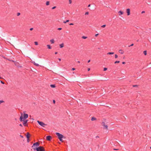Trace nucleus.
Returning <instances> with one entry per match:
<instances>
[{
  "mask_svg": "<svg viewBox=\"0 0 151 151\" xmlns=\"http://www.w3.org/2000/svg\"><path fill=\"white\" fill-rule=\"evenodd\" d=\"M69 21V20H67L66 21H64L63 23H66V22H68Z\"/></svg>",
  "mask_w": 151,
  "mask_h": 151,
  "instance_id": "b1692460",
  "label": "nucleus"
},
{
  "mask_svg": "<svg viewBox=\"0 0 151 151\" xmlns=\"http://www.w3.org/2000/svg\"><path fill=\"white\" fill-rule=\"evenodd\" d=\"M69 25H73V23H71Z\"/></svg>",
  "mask_w": 151,
  "mask_h": 151,
  "instance_id": "a19ab883",
  "label": "nucleus"
},
{
  "mask_svg": "<svg viewBox=\"0 0 151 151\" xmlns=\"http://www.w3.org/2000/svg\"><path fill=\"white\" fill-rule=\"evenodd\" d=\"M51 138V137L50 136H48L46 137V139L48 140H50Z\"/></svg>",
  "mask_w": 151,
  "mask_h": 151,
  "instance_id": "1a4fd4ad",
  "label": "nucleus"
},
{
  "mask_svg": "<svg viewBox=\"0 0 151 151\" xmlns=\"http://www.w3.org/2000/svg\"><path fill=\"white\" fill-rule=\"evenodd\" d=\"M27 142H29V139H27Z\"/></svg>",
  "mask_w": 151,
  "mask_h": 151,
  "instance_id": "c9c22d12",
  "label": "nucleus"
},
{
  "mask_svg": "<svg viewBox=\"0 0 151 151\" xmlns=\"http://www.w3.org/2000/svg\"><path fill=\"white\" fill-rule=\"evenodd\" d=\"M20 136L22 137V138H23V136H22L21 135H20Z\"/></svg>",
  "mask_w": 151,
  "mask_h": 151,
  "instance_id": "09e8293b",
  "label": "nucleus"
},
{
  "mask_svg": "<svg viewBox=\"0 0 151 151\" xmlns=\"http://www.w3.org/2000/svg\"><path fill=\"white\" fill-rule=\"evenodd\" d=\"M90 4H89L88 6V7H90Z\"/></svg>",
  "mask_w": 151,
  "mask_h": 151,
  "instance_id": "5fc2aeb1",
  "label": "nucleus"
},
{
  "mask_svg": "<svg viewBox=\"0 0 151 151\" xmlns=\"http://www.w3.org/2000/svg\"><path fill=\"white\" fill-rule=\"evenodd\" d=\"M58 53V52H55V54H57Z\"/></svg>",
  "mask_w": 151,
  "mask_h": 151,
  "instance_id": "8fccbe9b",
  "label": "nucleus"
},
{
  "mask_svg": "<svg viewBox=\"0 0 151 151\" xmlns=\"http://www.w3.org/2000/svg\"><path fill=\"white\" fill-rule=\"evenodd\" d=\"M33 29V28H31L30 29V30L31 31Z\"/></svg>",
  "mask_w": 151,
  "mask_h": 151,
  "instance_id": "58836bf2",
  "label": "nucleus"
},
{
  "mask_svg": "<svg viewBox=\"0 0 151 151\" xmlns=\"http://www.w3.org/2000/svg\"><path fill=\"white\" fill-rule=\"evenodd\" d=\"M53 102L54 103H55V101L54 100H53Z\"/></svg>",
  "mask_w": 151,
  "mask_h": 151,
  "instance_id": "603ef678",
  "label": "nucleus"
},
{
  "mask_svg": "<svg viewBox=\"0 0 151 151\" xmlns=\"http://www.w3.org/2000/svg\"><path fill=\"white\" fill-rule=\"evenodd\" d=\"M20 14L19 13H17V16H19Z\"/></svg>",
  "mask_w": 151,
  "mask_h": 151,
  "instance_id": "7c9ffc66",
  "label": "nucleus"
},
{
  "mask_svg": "<svg viewBox=\"0 0 151 151\" xmlns=\"http://www.w3.org/2000/svg\"><path fill=\"white\" fill-rule=\"evenodd\" d=\"M96 119L94 117H92V118L91 119V120L92 121L95 120Z\"/></svg>",
  "mask_w": 151,
  "mask_h": 151,
  "instance_id": "dca6fc26",
  "label": "nucleus"
},
{
  "mask_svg": "<svg viewBox=\"0 0 151 151\" xmlns=\"http://www.w3.org/2000/svg\"><path fill=\"white\" fill-rule=\"evenodd\" d=\"M20 121L21 122L23 121V124L24 126H26V125L27 122L28 120H25L24 119L22 116H21L20 118Z\"/></svg>",
  "mask_w": 151,
  "mask_h": 151,
  "instance_id": "f03ea898",
  "label": "nucleus"
},
{
  "mask_svg": "<svg viewBox=\"0 0 151 151\" xmlns=\"http://www.w3.org/2000/svg\"><path fill=\"white\" fill-rule=\"evenodd\" d=\"M32 63L36 66H39V65L38 64L36 63L34 61L32 62Z\"/></svg>",
  "mask_w": 151,
  "mask_h": 151,
  "instance_id": "ddd939ff",
  "label": "nucleus"
},
{
  "mask_svg": "<svg viewBox=\"0 0 151 151\" xmlns=\"http://www.w3.org/2000/svg\"><path fill=\"white\" fill-rule=\"evenodd\" d=\"M106 26V25H105V24H104V25H102L101 27H103V28H104V27H105Z\"/></svg>",
  "mask_w": 151,
  "mask_h": 151,
  "instance_id": "cd10ccee",
  "label": "nucleus"
},
{
  "mask_svg": "<svg viewBox=\"0 0 151 151\" xmlns=\"http://www.w3.org/2000/svg\"><path fill=\"white\" fill-rule=\"evenodd\" d=\"M60 47V48H62L64 47V44L62 43L59 45Z\"/></svg>",
  "mask_w": 151,
  "mask_h": 151,
  "instance_id": "f8f14e48",
  "label": "nucleus"
},
{
  "mask_svg": "<svg viewBox=\"0 0 151 151\" xmlns=\"http://www.w3.org/2000/svg\"><path fill=\"white\" fill-rule=\"evenodd\" d=\"M50 87L52 88H55V86L54 84H52L50 85Z\"/></svg>",
  "mask_w": 151,
  "mask_h": 151,
  "instance_id": "a211bd4d",
  "label": "nucleus"
},
{
  "mask_svg": "<svg viewBox=\"0 0 151 151\" xmlns=\"http://www.w3.org/2000/svg\"><path fill=\"white\" fill-rule=\"evenodd\" d=\"M150 148L151 149V147H150Z\"/></svg>",
  "mask_w": 151,
  "mask_h": 151,
  "instance_id": "bf43d9fd",
  "label": "nucleus"
},
{
  "mask_svg": "<svg viewBox=\"0 0 151 151\" xmlns=\"http://www.w3.org/2000/svg\"><path fill=\"white\" fill-rule=\"evenodd\" d=\"M4 102V101L3 100H0V104H1L2 103Z\"/></svg>",
  "mask_w": 151,
  "mask_h": 151,
  "instance_id": "5701e85b",
  "label": "nucleus"
},
{
  "mask_svg": "<svg viewBox=\"0 0 151 151\" xmlns=\"http://www.w3.org/2000/svg\"><path fill=\"white\" fill-rule=\"evenodd\" d=\"M55 134L58 136V138L60 140L61 142H63V141L62 139L63 137V136L58 132H56Z\"/></svg>",
  "mask_w": 151,
  "mask_h": 151,
  "instance_id": "f257e3e1",
  "label": "nucleus"
},
{
  "mask_svg": "<svg viewBox=\"0 0 151 151\" xmlns=\"http://www.w3.org/2000/svg\"><path fill=\"white\" fill-rule=\"evenodd\" d=\"M34 43L35 45H38V42H35Z\"/></svg>",
  "mask_w": 151,
  "mask_h": 151,
  "instance_id": "393cba45",
  "label": "nucleus"
},
{
  "mask_svg": "<svg viewBox=\"0 0 151 151\" xmlns=\"http://www.w3.org/2000/svg\"><path fill=\"white\" fill-rule=\"evenodd\" d=\"M119 15L120 16L122 15L123 14V12L121 11H120L119 12Z\"/></svg>",
  "mask_w": 151,
  "mask_h": 151,
  "instance_id": "9b49d317",
  "label": "nucleus"
},
{
  "mask_svg": "<svg viewBox=\"0 0 151 151\" xmlns=\"http://www.w3.org/2000/svg\"><path fill=\"white\" fill-rule=\"evenodd\" d=\"M134 45V44H132L130 46H132Z\"/></svg>",
  "mask_w": 151,
  "mask_h": 151,
  "instance_id": "ea45409f",
  "label": "nucleus"
},
{
  "mask_svg": "<svg viewBox=\"0 0 151 151\" xmlns=\"http://www.w3.org/2000/svg\"><path fill=\"white\" fill-rule=\"evenodd\" d=\"M137 86V85H134V86H134V87H136V86Z\"/></svg>",
  "mask_w": 151,
  "mask_h": 151,
  "instance_id": "864d4df0",
  "label": "nucleus"
},
{
  "mask_svg": "<svg viewBox=\"0 0 151 151\" xmlns=\"http://www.w3.org/2000/svg\"><path fill=\"white\" fill-rule=\"evenodd\" d=\"M75 68H72V70H75Z\"/></svg>",
  "mask_w": 151,
  "mask_h": 151,
  "instance_id": "79ce46f5",
  "label": "nucleus"
},
{
  "mask_svg": "<svg viewBox=\"0 0 151 151\" xmlns=\"http://www.w3.org/2000/svg\"><path fill=\"white\" fill-rule=\"evenodd\" d=\"M56 8V6H54L52 8V9H54Z\"/></svg>",
  "mask_w": 151,
  "mask_h": 151,
  "instance_id": "473e14b6",
  "label": "nucleus"
},
{
  "mask_svg": "<svg viewBox=\"0 0 151 151\" xmlns=\"http://www.w3.org/2000/svg\"><path fill=\"white\" fill-rule=\"evenodd\" d=\"M130 10L129 9V8L127 9H126V12L127 13V15L129 16L130 15Z\"/></svg>",
  "mask_w": 151,
  "mask_h": 151,
  "instance_id": "0eeeda50",
  "label": "nucleus"
},
{
  "mask_svg": "<svg viewBox=\"0 0 151 151\" xmlns=\"http://www.w3.org/2000/svg\"><path fill=\"white\" fill-rule=\"evenodd\" d=\"M62 29V28H58V30H61V29Z\"/></svg>",
  "mask_w": 151,
  "mask_h": 151,
  "instance_id": "72a5a7b5",
  "label": "nucleus"
},
{
  "mask_svg": "<svg viewBox=\"0 0 151 151\" xmlns=\"http://www.w3.org/2000/svg\"><path fill=\"white\" fill-rule=\"evenodd\" d=\"M1 83L3 84H4V83L2 81H1Z\"/></svg>",
  "mask_w": 151,
  "mask_h": 151,
  "instance_id": "4c0bfd02",
  "label": "nucleus"
},
{
  "mask_svg": "<svg viewBox=\"0 0 151 151\" xmlns=\"http://www.w3.org/2000/svg\"><path fill=\"white\" fill-rule=\"evenodd\" d=\"M119 150L118 149H114V150Z\"/></svg>",
  "mask_w": 151,
  "mask_h": 151,
  "instance_id": "a18cd8bd",
  "label": "nucleus"
},
{
  "mask_svg": "<svg viewBox=\"0 0 151 151\" xmlns=\"http://www.w3.org/2000/svg\"><path fill=\"white\" fill-rule=\"evenodd\" d=\"M119 52L121 54H123L124 53V51L122 50H119Z\"/></svg>",
  "mask_w": 151,
  "mask_h": 151,
  "instance_id": "9d476101",
  "label": "nucleus"
},
{
  "mask_svg": "<svg viewBox=\"0 0 151 151\" xmlns=\"http://www.w3.org/2000/svg\"><path fill=\"white\" fill-rule=\"evenodd\" d=\"M90 70V68H88V71H89Z\"/></svg>",
  "mask_w": 151,
  "mask_h": 151,
  "instance_id": "c03bdc74",
  "label": "nucleus"
},
{
  "mask_svg": "<svg viewBox=\"0 0 151 151\" xmlns=\"http://www.w3.org/2000/svg\"><path fill=\"white\" fill-rule=\"evenodd\" d=\"M144 54L145 55H147V51L146 50H145L143 52Z\"/></svg>",
  "mask_w": 151,
  "mask_h": 151,
  "instance_id": "4be33fe9",
  "label": "nucleus"
},
{
  "mask_svg": "<svg viewBox=\"0 0 151 151\" xmlns=\"http://www.w3.org/2000/svg\"><path fill=\"white\" fill-rule=\"evenodd\" d=\"M28 117V115L27 114H24V116L23 118L24 119H25L27 118Z\"/></svg>",
  "mask_w": 151,
  "mask_h": 151,
  "instance_id": "6e6552de",
  "label": "nucleus"
},
{
  "mask_svg": "<svg viewBox=\"0 0 151 151\" xmlns=\"http://www.w3.org/2000/svg\"><path fill=\"white\" fill-rule=\"evenodd\" d=\"M69 4H70L72 3V0H69Z\"/></svg>",
  "mask_w": 151,
  "mask_h": 151,
  "instance_id": "a878e982",
  "label": "nucleus"
},
{
  "mask_svg": "<svg viewBox=\"0 0 151 151\" xmlns=\"http://www.w3.org/2000/svg\"><path fill=\"white\" fill-rule=\"evenodd\" d=\"M96 137H98V136H96Z\"/></svg>",
  "mask_w": 151,
  "mask_h": 151,
  "instance_id": "13d9d810",
  "label": "nucleus"
},
{
  "mask_svg": "<svg viewBox=\"0 0 151 151\" xmlns=\"http://www.w3.org/2000/svg\"><path fill=\"white\" fill-rule=\"evenodd\" d=\"M47 46L48 47V48L49 49H51V47L50 46V45H47Z\"/></svg>",
  "mask_w": 151,
  "mask_h": 151,
  "instance_id": "6ab92c4d",
  "label": "nucleus"
},
{
  "mask_svg": "<svg viewBox=\"0 0 151 151\" xmlns=\"http://www.w3.org/2000/svg\"><path fill=\"white\" fill-rule=\"evenodd\" d=\"M37 122L40 125L43 127H44L46 125V124H45V123H44L43 122H40L39 121H37Z\"/></svg>",
  "mask_w": 151,
  "mask_h": 151,
  "instance_id": "39448f33",
  "label": "nucleus"
},
{
  "mask_svg": "<svg viewBox=\"0 0 151 151\" xmlns=\"http://www.w3.org/2000/svg\"><path fill=\"white\" fill-rule=\"evenodd\" d=\"M78 63H80V61H78Z\"/></svg>",
  "mask_w": 151,
  "mask_h": 151,
  "instance_id": "6e6d98bb",
  "label": "nucleus"
},
{
  "mask_svg": "<svg viewBox=\"0 0 151 151\" xmlns=\"http://www.w3.org/2000/svg\"><path fill=\"white\" fill-rule=\"evenodd\" d=\"M50 42L52 44H53L54 42V41L53 39H52L50 40Z\"/></svg>",
  "mask_w": 151,
  "mask_h": 151,
  "instance_id": "2eb2a0df",
  "label": "nucleus"
},
{
  "mask_svg": "<svg viewBox=\"0 0 151 151\" xmlns=\"http://www.w3.org/2000/svg\"><path fill=\"white\" fill-rule=\"evenodd\" d=\"M46 4L47 5H48L49 4V1H47L46 2Z\"/></svg>",
  "mask_w": 151,
  "mask_h": 151,
  "instance_id": "412c9836",
  "label": "nucleus"
},
{
  "mask_svg": "<svg viewBox=\"0 0 151 151\" xmlns=\"http://www.w3.org/2000/svg\"><path fill=\"white\" fill-rule=\"evenodd\" d=\"M107 70V68H104V71L106 70Z\"/></svg>",
  "mask_w": 151,
  "mask_h": 151,
  "instance_id": "c756f323",
  "label": "nucleus"
},
{
  "mask_svg": "<svg viewBox=\"0 0 151 151\" xmlns=\"http://www.w3.org/2000/svg\"><path fill=\"white\" fill-rule=\"evenodd\" d=\"M125 63L124 62H123L122 63V64H125Z\"/></svg>",
  "mask_w": 151,
  "mask_h": 151,
  "instance_id": "37998d69",
  "label": "nucleus"
},
{
  "mask_svg": "<svg viewBox=\"0 0 151 151\" xmlns=\"http://www.w3.org/2000/svg\"><path fill=\"white\" fill-rule=\"evenodd\" d=\"M115 58H118V55L116 54H115Z\"/></svg>",
  "mask_w": 151,
  "mask_h": 151,
  "instance_id": "c85d7f7f",
  "label": "nucleus"
},
{
  "mask_svg": "<svg viewBox=\"0 0 151 151\" xmlns=\"http://www.w3.org/2000/svg\"><path fill=\"white\" fill-rule=\"evenodd\" d=\"M19 126L21 127H22V124H20Z\"/></svg>",
  "mask_w": 151,
  "mask_h": 151,
  "instance_id": "49530a36",
  "label": "nucleus"
},
{
  "mask_svg": "<svg viewBox=\"0 0 151 151\" xmlns=\"http://www.w3.org/2000/svg\"><path fill=\"white\" fill-rule=\"evenodd\" d=\"M26 137H27V139H29V134L28 132L27 133L26 135Z\"/></svg>",
  "mask_w": 151,
  "mask_h": 151,
  "instance_id": "4468645a",
  "label": "nucleus"
},
{
  "mask_svg": "<svg viewBox=\"0 0 151 151\" xmlns=\"http://www.w3.org/2000/svg\"><path fill=\"white\" fill-rule=\"evenodd\" d=\"M102 124L103 126V129L107 130L108 129V126L106 124L105 122H102Z\"/></svg>",
  "mask_w": 151,
  "mask_h": 151,
  "instance_id": "20e7f679",
  "label": "nucleus"
},
{
  "mask_svg": "<svg viewBox=\"0 0 151 151\" xmlns=\"http://www.w3.org/2000/svg\"><path fill=\"white\" fill-rule=\"evenodd\" d=\"M120 62V61H116L115 62H114V63H119Z\"/></svg>",
  "mask_w": 151,
  "mask_h": 151,
  "instance_id": "bb28decb",
  "label": "nucleus"
},
{
  "mask_svg": "<svg viewBox=\"0 0 151 151\" xmlns=\"http://www.w3.org/2000/svg\"><path fill=\"white\" fill-rule=\"evenodd\" d=\"M1 78H1V77H0V79H1Z\"/></svg>",
  "mask_w": 151,
  "mask_h": 151,
  "instance_id": "4d7b16f0",
  "label": "nucleus"
},
{
  "mask_svg": "<svg viewBox=\"0 0 151 151\" xmlns=\"http://www.w3.org/2000/svg\"><path fill=\"white\" fill-rule=\"evenodd\" d=\"M58 59L59 60V61H60L61 59L60 58H58Z\"/></svg>",
  "mask_w": 151,
  "mask_h": 151,
  "instance_id": "3c124183",
  "label": "nucleus"
},
{
  "mask_svg": "<svg viewBox=\"0 0 151 151\" xmlns=\"http://www.w3.org/2000/svg\"><path fill=\"white\" fill-rule=\"evenodd\" d=\"M145 13V11H142V12H141L142 14L144 13Z\"/></svg>",
  "mask_w": 151,
  "mask_h": 151,
  "instance_id": "e433bc0d",
  "label": "nucleus"
},
{
  "mask_svg": "<svg viewBox=\"0 0 151 151\" xmlns=\"http://www.w3.org/2000/svg\"><path fill=\"white\" fill-rule=\"evenodd\" d=\"M114 53V52H109L107 53V55H113Z\"/></svg>",
  "mask_w": 151,
  "mask_h": 151,
  "instance_id": "f3484780",
  "label": "nucleus"
},
{
  "mask_svg": "<svg viewBox=\"0 0 151 151\" xmlns=\"http://www.w3.org/2000/svg\"><path fill=\"white\" fill-rule=\"evenodd\" d=\"M88 12H86L85 13V15H88Z\"/></svg>",
  "mask_w": 151,
  "mask_h": 151,
  "instance_id": "2f4dec72",
  "label": "nucleus"
},
{
  "mask_svg": "<svg viewBox=\"0 0 151 151\" xmlns=\"http://www.w3.org/2000/svg\"><path fill=\"white\" fill-rule=\"evenodd\" d=\"M40 144L38 142H37L36 143H34L33 145L32 146V147L33 149L34 148H35V147H35H36L38 146Z\"/></svg>",
  "mask_w": 151,
  "mask_h": 151,
  "instance_id": "423d86ee",
  "label": "nucleus"
},
{
  "mask_svg": "<svg viewBox=\"0 0 151 151\" xmlns=\"http://www.w3.org/2000/svg\"><path fill=\"white\" fill-rule=\"evenodd\" d=\"M33 149L36 150L37 151H45L43 147L40 146L38 147L34 148Z\"/></svg>",
  "mask_w": 151,
  "mask_h": 151,
  "instance_id": "7ed1b4c3",
  "label": "nucleus"
},
{
  "mask_svg": "<svg viewBox=\"0 0 151 151\" xmlns=\"http://www.w3.org/2000/svg\"><path fill=\"white\" fill-rule=\"evenodd\" d=\"M99 35V34H96L95 35V37H97V36Z\"/></svg>",
  "mask_w": 151,
  "mask_h": 151,
  "instance_id": "f704fd0d",
  "label": "nucleus"
},
{
  "mask_svg": "<svg viewBox=\"0 0 151 151\" xmlns=\"http://www.w3.org/2000/svg\"><path fill=\"white\" fill-rule=\"evenodd\" d=\"M87 37L86 36H83L82 37V38L83 39H86L87 38Z\"/></svg>",
  "mask_w": 151,
  "mask_h": 151,
  "instance_id": "aec40b11",
  "label": "nucleus"
},
{
  "mask_svg": "<svg viewBox=\"0 0 151 151\" xmlns=\"http://www.w3.org/2000/svg\"><path fill=\"white\" fill-rule=\"evenodd\" d=\"M90 60H88V63L90 62Z\"/></svg>",
  "mask_w": 151,
  "mask_h": 151,
  "instance_id": "de8ad7c7",
  "label": "nucleus"
}]
</instances>
